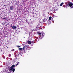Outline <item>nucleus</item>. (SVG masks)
I'll list each match as a JSON object with an SVG mask.
<instances>
[{"instance_id": "obj_17", "label": "nucleus", "mask_w": 73, "mask_h": 73, "mask_svg": "<svg viewBox=\"0 0 73 73\" xmlns=\"http://www.w3.org/2000/svg\"><path fill=\"white\" fill-rule=\"evenodd\" d=\"M36 38L38 39V40H39V38H38V37H36Z\"/></svg>"}, {"instance_id": "obj_5", "label": "nucleus", "mask_w": 73, "mask_h": 73, "mask_svg": "<svg viewBox=\"0 0 73 73\" xmlns=\"http://www.w3.org/2000/svg\"><path fill=\"white\" fill-rule=\"evenodd\" d=\"M8 68L9 69V70H11V71L12 70H11V67L9 66H8Z\"/></svg>"}, {"instance_id": "obj_1", "label": "nucleus", "mask_w": 73, "mask_h": 73, "mask_svg": "<svg viewBox=\"0 0 73 73\" xmlns=\"http://www.w3.org/2000/svg\"><path fill=\"white\" fill-rule=\"evenodd\" d=\"M15 68V65H13L11 66V70L13 69V72H14L15 70V68Z\"/></svg>"}, {"instance_id": "obj_19", "label": "nucleus", "mask_w": 73, "mask_h": 73, "mask_svg": "<svg viewBox=\"0 0 73 73\" xmlns=\"http://www.w3.org/2000/svg\"><path fill=\"white\" fill-rule=\"evenodd\" d=\"M21 54V53H19V54H18V56H20V54Z\"/></svg>"}, {"instance_id": "obj_22", "label": "nucleus", "mask_w": 73, "mask_h": 73, "mask_svg": "<svg viewBox=\"0 0 73 73\" xmlns=\"http://www.w3.org/2000/svg\"><path fill=\"white\" fill-rule=\"evenodd\" d=\"M38 25L37 26L36 28H38Z\"/></svg>"}, {"instance_id": "obj_7", "label": "nucleus", "mask_w": 73, "mask_h": 73, "mask_svg": "<svg viewBox=\"0 0 73 73\" xmlns=\"http://www.w3.org/2000/svg\"><path fill=\"white\" fill-rule=\"evenodd\" d=\"M28 44H32V42L31 41H28Z\"/></svg>"}, {"instance_id": "obj_14", "label": "nucleus", "mask_w": 73, "mask_h": 73, "mask_svg": "<svg viewBox=\"0 0 73 73\" xmlns=\"http://www.w3.org/2000/svg\"><path fill=\"white\" fill-rule=\"evenodd\" d=\"M63 4V3H61V4H60V6H61Z\"/></svg>"}, {"instance_id": "obj_20", "label": "nucleus", "mask_w": 73, "mask_h": 73, "mask_svg": "<svg viewBox=\"0 0 73 73\" xmlns=\"http://www.w3.org/2000/svg\"><path fill=\"white\" fill-rule=\"evenodd\" d=\"M17 47H18V48H20V46H18Z\"/></svg>"}, {"instance_id": "obj_16", "label": "nucleus", "mask_w": 73, "mask_h": 73, "mask_svg": "<svg viewBox=\"0 0 73 73\" xmlns=\"http://www.w3.org/2000/svg\"><path fill=\"white\" fill-rule=\"evenodd\" d=\"M6 19V18H5V17H4V18H2V19Z\"/></svg>"}, {"instance_id": "obj_12", "label": "nucleus", "mask_w": 73, "mask_h": 73, "mask_svg": "<svg viewBox=\"0 0 73 73\" xmlns=\"http://www.w3.org/2000/svg\"><path fill=\"white\" fill-rule=\"evenodd\" d=\"M38 35H41V34H42V33H41L40 32H38Z\"/></svg>"}, {"instance_id": "obj_9", "label": "nucleus", "mask_w": 73, "mask_h": 73, "mask_svg": "<svg viewBox=\"0 0 73 73\" xmlns=\"http://www.w3.org/2000/svg\"><path fill=\"white\" fill-rule=\"evenodd\" d=\"M10 10H13V6H10Z\"/></svg>"}, {"instance_id": "obj_23", "label": "nucleus", "mask_w": 73, "mask_h": 73, "mask_svg": "<svg viewBox=\"0 0 73 73\" xmlns=\"http://www.w3.org/2000/svg\"><path fill=\"white\" fill-rule=\"evenodd\" d=\"M12 51H13V50H14V49H13V50H12Z\"/></svg>"}, {"instance_id": "obj_4", "label": "nucleus", "mask_w": 73, "mask_h": 73, "mask_svg": "<svg viewBox=\"0 0 73 73\" xmlns=\"http://www.w3.org/2000/svg\"><path fill=\"white\" fill-rule=\"evenodd\" d=\"M11 27L13 29H16V28H17V27H16V25H15L14 26H11Z\"/></svg>"}, {"instance_id": "obj_26", "label": "nucleus", "mask_w": 73, "mask_h": 73, "mask_svg": "<svg viewBox=\"0 0 73 73\" xmlns=\"http://www.w3.org/2000/svg\"><path fill=\"white\" fill-rule=\"evenodd\" d=\"M9 56H10V55H9Z\"/></svg>"}, {"instance_id": "obj_13", "label": "nucleus", "mask_w": 73, "mask_h": 73, "mask_svg": "<svg viewBox=\"0 0 73 73\" xmlns=\"http://www.w3.org/2000/svg\"><path fill=\"white\" fill-rule=\"evenodd\" d=\"M15 58L16 60V59H17V56H16V55H15Z\"/></svg>"}, {"instance_id": "obj_25", "label": "nucleus", "mask_w": 73, "mask_h": 73, "mask_svg": "<svg viewBox=\"0 0 73 73\" xmlns=\"http://www.w3.org/2000/svg\"><path fill=\"white\" fill-rule=\"evenodd\" d=\"M9 56H10V55H9Z\"/></svg>"}, {"instance_id": "obj_21", "label": "nucleus", "mask_w": 73, "mask_h": 73, "mask_svg": "<svg viewBox=\"0 0 73 73\" xmlns=\"http://www.w3.org/2000/svg\"><path fill=\"white\" fill-rule=\"evenodd\" d=\"M58 9H56V11H58Z\"/></svg>"}, {"instance_id": "obj_15", "label": "nucleus", "mask_w": 73, "mask_h": 73, "mask_svg": "<svg viewBox=\"0 0 73 73\" xmlns=\"http://www.w3.org/2000/svg\"><path fill=\"white\" fill-rule=\"evenodd\" d=\"M17 60H18V61H19V60H20V58H19L17 59Z\"/></svg>"}, {"instance_id": "obj_6", "label": "nucleus", "mask_w": 73, "mask_h": 73, "mask_svg": "<svg viewBox=\"0 0 73 73\" xmlns=\"http://www.w3.org/2000/svg\"><path fill=\"white\" fill-rule=\"evenodd\" d=\"M27 47V46H24L23 47V50H24V49H25V48H26Z\"/></svg>"}, {"instance_id": "obj_8", "label": "nucleus", "mask_w": 73, "mask_h": 73, "mask_svg": "<svg viewBox=\"0 0 73 73\" xmlns=\"http://www.w3.org/2000/svg\"><path fill=\"white\" fill-rule=\"evenodd\" d=\"M22 49H23V48H19V50H22Z\"/></svg>"}, {"instance_id": "obj_3", "label": "nucleus", "mask_w": 73, "mask_h": 73, "mask_svg": "<svg viewBox=\"0 0 73 73\" xmlns=\"http://www.w3.org/2000/svg\"><path fill=\"white\" fill-rule=\"evenodd\" d=\"M73 5V3L70 2L68 3V6L71 7Z\"/></svg>"}, {"instance_id": "obj_10", "label": "nucleus", "mask_w": 73, "mask_h": 73, "mask_svg": "<svg viewBox=\"0 0 73 73\" xmlns=\"http://www.w3.org/2000/svg\"><path fill=\"white\" fill-rule=\"evenodd\" d=\"M51 19H52V17H50L49 18V20L50 21V20H51Z\"/></svg>"}, {"instance_id": "obj_24", "label": "nucleus", "mask_w": 73, "mask_h": 73, "mask_svg": "<svg viewBox=\"0 0 73 73\" xmlns=\"http://www.w3.org/2000/svg\"><path fill=\"white\" fill-rule=\"evenodd\" d=\"M54 11H56V9H55L54 10Z\"/></svg>"}, {"instance_id": "obj_2", "label": "nucleus", "mask_w": 73, "mask_h": 73, "mask_svg": "<svg viewBox=\"0 0 73 73\" xmlns=\"http://www.w3.org/2000/svg\"><path fill=\"white\" fill-rule=\"evenodd\" d=\"M44 36H45V34L44 33H43L41 34V36L40 37H39V38H43L44 37Z\"/></svg>"}, {"instance_id": "obj_11", "label": "nucleus", "mask_w": 73, "mask_h": 73, "mask_svg": "<svg viewBox=\"0 0 73 73\" xmlns=\"http://www.w3.org/2000/svg\"><path fill=\"white\" fill-rule=\"evenodd\" d=\"M19 64H20V62H18L17 63V64L15 65V66H17V65H18Z\"/></svg>"}, {"instance_id": "obj_18", "label": "nucleus", "mask_w": 73, "mask_h": 73, "mask_svg": "<svg viewBox=\"0 0 73 73\" xmlns=\"http://www.w3.org/2000/svg\"><path fill=\"white\" fill-rule=\"evenodd\" d=\"M33 42H34V40L31 41V43H33Z\"/></svg>"}]
</instances>
